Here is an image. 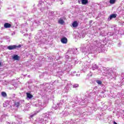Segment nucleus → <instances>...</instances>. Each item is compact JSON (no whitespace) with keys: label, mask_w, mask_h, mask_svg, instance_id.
I'll return each instance as SVG.
<instances>
[{"label":"nucleus","mask_w":124,"mask_h":124,"mask_svg":"<svg viewBox=\"0 0 124 124\" xmlns=\"http://www.w3.org/2000/svg\"><path fill=\"white\" fill-rule=\"evenodd\" d=\"M21 45H19L18 46L14 45L9 46L7 47V49H8V50H18L19 48H21Z\"/></svg>","instance_id":"obj_3"},{"label":"nucleus","mask_w":124,"mask_h":124,"mask_svg":"<svg viewBox=\"0 0 124 124\" xmlns=\"http://www.w3.org/2000/svg\"><path fill=\"white\" fill-rule=\"evenodd\" d=\"M95 46L96 51H98L99 52H101V43H98V44L96 45Z\"/></svg>","instance_id":"obj_5"},{"label":"nucleus","mask_w":124,"mask_h":124,"mask_svg":"<svg viewBox=\"0 0 124 124\" xmlns=\"http://www.w3.org/2000/svg\"><path fill=\"white\" fill-rule=\"evenodd\" d=\"M14 107H16V108H19V107H20V105L19 104V102H15Z\"/></svg>","instance_id":"obj_18"},{"label":"nucleus","mask_w":124,"mask_h":124,"mask_svg":"<svg viewBox=\"0 0 124 124\" xmlns=\"http://www.w3.org/2000/svg\"><path fill=\"white\" fill-rule=\"evenodd\" d=\"M113 124H117V123H116V122H115V121L113 122Z\"/></svg>","instance_id":"obj_38"},{"label":"nucleus","mask_w":124,"mask_h":124,"mask_svg":"<svg viewBox=\"0 0 124 124\" xmlns=\"http://www.w3.org/2000/svg\"><path fill=\"white\" fill-rule=\"evenodd\" d=\"M117 17V14H111L108 18V21H111L113 18H116Z\"/></svg>","instance_id":"obj_7"},{"label":"nucleus","mask_w":124,"mask_h":124,"mask_svg":"<svg viewBox=\"0 0 124 124\" xmlns=\"http://www.w3.org/2000/svg\"><path fill=\"white\" fill-rule=\"evenodd\" d=\"M98 68V66L96 65V64H93L92 65V70H95V69H97Z\"/></svg>","instance_id":"obj_11"},{"label":"nucleus","mask_w":124,"mask_h":124,"mask_svg":"<svg viewBox=\"0 0 124 124\" xmlns=\"http://www.w3.org/2000/svg\"><path fill=\"white\" fill-rule=\"evenodd\" d=\"M108 35H110V36H113V35L114 34V32H109L108 33Z\"/></svg>","instance_id":"obj_29"},{"label":"nucleus","mask_w":124,"mask_h":124,"mask_svg":"<svg viewBox=\"0 0 124 124\" xmlns=\"http://www.w3.org/2000/svg\"><path fill=\"white\" fill-rule=\"evenodd\" d=\"M42 4V1H40L39 2V3L38 4V6H40Z\"/></svg>","instance_id":"obj_32"},{"label":"nucleus","mask_w":124,"mask_h":124,"mask_svg":"<svg viewBox=\"0 0 124 124\" xmlns=\"http://www.w3.org/2000/svg\"><path fill=\"white\" fill-rule=\"evenodd\" d=\"M65 58H66V59H68V58H69V56H68V55H66Z\"/></svg>","instance_id":"obj_36"},{"label":"nucleus","mask_w":124,"mask_h":124,"mask_svg":"<svg viewBox=\"0 0 124 124\" xmlns=\"http://www.w3.org/2000/svg\"><path fill=\"white\" fill-rule=\"evenodd\" d=\"M27 94V97L28 98H29V99H31V98H32V95H31V93H26Z\"/></svg>","instance_id":"obj_19"},{"label":"nucleus","mask_w":124,"mask_h":124,"mask_svg":"<svg viewBox=\"0 0 124 124\" xmlns=\"http://www.w3.org/2000/svg\"><path fill=\"white\" fill-rule=\"evenodd\" d=\"M82 68L83 70H86V69H88V68H89V66L86 64H84L82 66Z\"/></svg>","instance_id":"obj_17"},{"label":"nucleus","mask_w":124,"mask_h":124,"mask_svg":"<svg viewBox=\"0 0 124 124\" xmlns=\"http://www.w3.org/2000/svg\"><path fill=\"white\" fill-rule=\"evenodd\" d=\"M24 31V32H28V28H26L25 30H23Z\"/></svg>","instance_id":"obj_34"},{"label":"nucleus","mask_w":124,"mask_h":124,"mask_svg":"<svg viewBox=\"0 0 124 124\" xmlns=\"http://www.w3.org/2000/svg\"><path fill=\"white\" fill-rule=\"evenodd\" d=\"M13 59L15 61H19L20 60V57L17 55H15L13 56Z\"/></svg>","instance_id":"obj_9"},{"label":"nucleus","mask_w":124,"mask_h":124,"mask_svg":"<svg viewBox=\"0 0 124 124\" xmlns=\"http://www.w3.org/2000/svg\"><path fill=\"white\" fill-rule=\"evenodd\" d=\"M50 118V113H46L44 114V121H46V119Z\"/></svg>","instance_id":"obj_10"},{"label":"nucleus","mask_w":124,"mask_h":124,"mask_svg":"<svg viewBox=\"0 0 124 124\" xmlns=\"http://www.w3.org/2000/svg\"><path fill=\"white\" fill-rule=\"evenodd\" d=\"M72 85L70 83L67 84L66 86L64 88V91L65 93H68L70 90H71V87Z\"/></svg>","instance_id":"obj_4"},{"label":"nucleus","mask_w":124,"mask_h":124,"mask_svg":"<svg viewBox=\"0 0 124 124\" xmlns=\"http://www.w3.org/2000/svg\"><path fill=\"white\" fill-rule=\"evenodd\" d=\"M88 2L89 1L88 0H81V3L83 5H86Z\"/></svg>","instance_id":"obj_14"},{"label":"nucleus","mask_w":124,"mask_h":124,"mask_svg":"<svg viewBox=\"0 0 124 124\" xmlns=\"http://www.w3.org/2000/svg\"><path fill=\"white\" fill-rule=\"evenodd\" d=\"M1 95L3 97H6V96H7V94H6V93H5V92H2Z\"/></svg>","instance_id":"obj_22"},{"label":"nucleus","mask_w":124,"mask_h":124,"mask_svg":"<svg viewBox=\"0 0 124 124\" xmlns=\"http://www.w3.org/2000/svg\"><path fill=\"white\" fill-rule=\"evenodd\" d=\"M34 116V114L31 115L30 116V118H32Z\"/></svg>","instance_id":"obj_37"},{"label":"nucleus","mask_w":124,"mask_h":124,"mask_svg":"<svg viewBox=\"0 0 124 124\" xmlns=\"http://www.w3.org/2000/svg\"><path fill=\"white\" fill-rule=\"evenodd\" d=\"M104 70H106V73L107 74V76L109 78H114L115 77V73L112 70V69H106L105 68H103Z\"/></svg>","instance_id":"obj_1"},{"label":"nucleus","mask_w":124,"mask_h":124,"mask_svg":"<svg viewBox=\"0 0 124 124\" xmlns=\"http://www.w3.org/2000/svg\"><path fill=\"white\" fill-rule=\"evenodd\" d=\"M74 50L75 51H73V54H78V50H77V48H76Z\"/></svg>","instance_id":"obj_24"},{"label":"nucleus","mask_w":124,"mask_h":124,"mask_svg":"<svg viewBox=\"0 0 124 124\" xmlns=\"http://www.w3.org/2000/svg\"><path fill=\"white\" fill-rule=\"evenodd\" d=\"M59 24H60L61 25H63L64 24V21L62 18H61L59 21H58Z\"/></svg>","instance_id":"obj_15"},{"label":"nucleus","mask_w":124,"mask_h":124,"mask_svg":"<svg viewBox=\"0 0 124 124\" xmlns=\"http://www.w3.org/2000/svg\"><path fill=\"white\" fill-rule=\"evenodd\" d=\"M81 50L84 53L85 56H88L90 54H92V49L90 47L87 46L86 47H81Z\"/></svg>","instance_id":"obj_2"},{"label":"nucleus","mask_w":124,"mask_h":124,"mask_svg":"<svg viewBox=\"0 0 124 124\" xmlns=\"http://www.w3.org/2000/svg\"><path fill=\"white\" fill-rule=\"evenodd\" d=\"M76 76H80V75L76 74Z\"/></svg>","instance_id":"obj_39"},{"label":"nucleus","mask_w":124,"mask_h":124,"mask_svg":"<svg viewBox=\"0 0 124 124\" xmlns=\"http://www.w3.org/2000/svg\"><path fill=\"white\" fill-rule=\"evenodd\" d=\"M45 122H48L49 121V118H46V120H45Z\"/></svg>","instance_id":"obj_35"},{"label":"nucleus","mask_w":124,"mask_h":124,"mask_svg":"<svg viewBox=\"0 0 124 124\" xmlns=\"http://www.w3.org/2000/svg\"><path fill=\"white\" fill-rule=\"evenodd\" d=\"M57 1H60V0H56Z\"/></svg>","instance_id":"obj_40"},{"label":"nucleus","mask_w":124,"mask_h":124,"mask_svg":"<svg viewBox=\"0 0 124 124\" xmlns=\"http://www.w3.org/2000/svg\"><path fill=\"white\" fill-rule=\"evenodd\" d=\"M74 102L76 104H78L79 103V101H78V98H76V99H75V100L74 101Z\"/></svg>","instance_id":"obj_25"},{"label":"nucleus","mask_w":124,"mask_h":124,"mask_svg":"<svg viewBox=\"0 0 124 124\" xmlns=\"http://www.w3.org/2000/svg\"><path fill=\"white\" fill-rule=\"evenodd\" d=\"M118 47H121V46H122V43L120 42L119 43H118Z\"/></svg>","instance_id":"obj_33"},{"label":"nucleus","mask_w":124,"mask_h":124,"mask_svg":"<svg viewBox=\"0 0 124 124\" xmlns=\"http://www.w3.org/2000/svg\"><path fill=\"white\" fill-rule=\"evenodd\" d=\"M18 103L19 104V106H23V105H24V103H25V100H20L18 101Z\"/></svg>","instance_id":"obj_20"},{"label":"nucleus","mask_w":124,"mask_h":124,"mask_svg":"<svg viewBox=\"0 0 124 124\" xmlns=\"http://www.w3.org/2000/svg\"><path fill=\"white\" fill-rule=\"evenodd\" d=\"M96 83L98 85H102V81H101V80H96Z\"/></svg>","instance_id":"obj_21"},{"label":"nucleus","mask_w":124,"mask_h":124,"mask_svg":"<svg viewBox=\"0 0 124 124\" xmlns=\"http://www.w3.org/2000/svg\"><path fill=\"white\" fill-rule=\"evenodd\" d=\"M4 28H6V29L9 28L11 27V24L8 23H6L4 24Z\"/></svg>","instance_id":"obj_12"},{"label":"nucleus","mask_w":124,"mask_h":124,"mask_svg":"<svg viewBox=\"0 0 124 124\" xmlns=\"http://www.w3.org/2000/svg\"><path fill=\"white\" fill-rule=\"evenodd\" d=\"M63 103H64L63 100H61L60 103L57 104V106L58 107L61 108V107H62V104H63Z\"/></svg>","instance_id":"obj_13"},{"label":"nucleus","mask_w":124,"mask_h":124,"mask_svg":"<svg viewBox=\"0 0 124 124\" xmlns=\"http://www.w3.org/2000/svg\"><path fill=\"white\" fill-rule=\"evenodd\" d=\"M83 103H87V101H86V99H85L84 100H82L81 102H80V104H83Z\"/></svg>","instance_id":"obj_26"},{"label":"nucleus","mask_w":124,"mask_h":124,"mask_svg":"<svg viewBox=\"0 0 124 124\" xmlns=\"http://www.w3.org/2000/svg\"><path fill=\"white\" fill-rule=\"evenodd\" d=\"M52 108L53 109H54L55 110H57V109H58V107L56 106L55 105H53V107H52Z\"/></svg>","instance_id":"obj_31"},{"label":"nucleus","mask_w":124,"mask_h":124,"mask_svg":"<svg viewBox=\"0 0 124 124\" xmlns=\"http://www.w3.org/2000/svg\"><path fill=\"white\" fill-rule=\"evenodd\" d=\"M79 87V84H75L73 85V88H77Z\"/></svg>","instance_id":"obj_28"},{"label":"nucleus","mask_w":124,"mask_h":124,"mask_svg":"<svg viewBox=\"0 0 124 124\" xmlns=\"http://www.w3.org/2000/svg\"><path fill=\"white\" fill-rule=\"evenodd\" d=\"M43 121H44V119H43L42 118H39V123L41 124V123H42V122H43Z\"/></svg>","instance_id":"obj_30"},{"label":"nucleus","mask_w":124,"mask_h":124,"mask_svg":"<svg viewBox=\"0 0 124 124\" xmlns=\"http://www.w3.org/2000/svg\"><path fill=\"white\" fill-rule=\"evenodd\" d=\"M72 26L73 28H76L78 27V23L77 22V21H74L72 24Z\"/></svg>","instance_id":"obj_16"},{"label":"nucleus","mask_w":124,"mask_h":124,"mask_svg":"<svg viewBox=\"0 0 124 124\" xmlns=\"http://www.w3.org/2000/svg\"><path fill=\"white\" fill-rule=\"evenodd\" d=\"M1 65V62H0V66Z\"/></svg>","instance_id":"obj_41"},{"label":"nucleus","mask_w":124,"mask_h":124,"mask_svg":"<svg viewBox=\"0 0 124 124\" xmlns=\"http://www.w3.org/2000/svg\"><path fill=\"white\" fill-rule=\"evenodd\" d=\"M61 42L63 44L67 43V38L65 37L62 38L61 39Z\"/></svg>","instance_id":"obj_8"},{"label":"nucleus","mask_w":124,"mask_h":124,"mask_svg":"<svg viewBox=\"0 0 124 124\" xmlns=\"http://www.w3.org/2000/svg\"><path fill=\"white\" fill-rule=\"evenodd\" d=\"M38 105L40 108V109H42L44 108V107H46V105L45 104H42L41 101H39L38 103Z\"/></svg>","instance_id":"obj_6"},{"label":"nucleus","mask_w":124,"mask_h":124,"mask_svg":"<svg viewBox=\"0 0 124 124\" xmlns=\"http://www.w3.org/2000/svg\"><path fill=\"white\" fill-rule=\"evenodd\" d=\"M53 14H54V12H52V11H50L49 12L48 15L49 16H52V15H53Z\"/></svg>","instance_id":"obj_27"},{"label":"nucleus","mask_w":124,"mask_h":124,"mask_svg":"<svg viewBox=\"0 0 124 124\" xmlns=\"http://www.w3.org/2000/svg\"><path fill=\"white\" fill-rule=\"evenodd\" d=\"M115 2H116V0H110L109 1V3L111 4H114V3H115Z\"/></svg>","instance_id":"obj_23"}]
</instances>
